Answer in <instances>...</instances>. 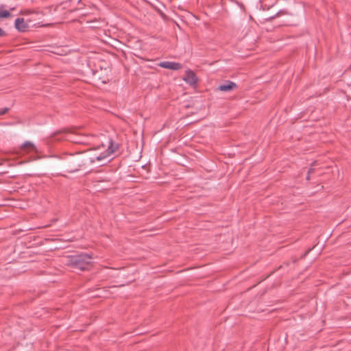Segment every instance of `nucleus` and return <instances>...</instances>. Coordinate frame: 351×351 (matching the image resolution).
<instances>
[{"label":"nucleus","instance_id":"nucleus-2","mask_svg":"<svg viewBox=\"0 0 351 351\" xmlns=\"http://www.w3.org/2000/svg\"><path fill=\"white\" fill-rule=\"evenodd\" d=\"M93 255L89 254H80L70 256L67 258L66 265L73 269L84 271L92 263Z\"/></svg>","mask_w":351,"mask_h":351},{"label":"nucleus","instance_id":"nucleus-13","mask_svg":"<svg viewBox=\"0 0 351 351\" xmlns=\"http://www.w3.org/2000/svg\"><path fill=\"white\" fill-rule=\"evenodd\" d=\"M23 12V13H25V14H29V13H30V12H31V11H29V10H24Z\"/></svg>","mask_w":351,"mask_h":351},{"label":"nucleus","instance_id":"nucleus-7","mask_svg":"<svg viewBox=\"0 0 351 351\" xmlns=\"http://www.w3.org/2000/svg\"><path fill=\"white\" fill-rule=\"evenodd\" d=\"M237 87V84L230 81H228L226 84H221L219 86V90L223 91V92H228L230 91L232 89L235 88Z\"/></svg>","mask_w":351,"mask_h":351},{"label":"nucleus","instance_id":"nucleus-3","mask_svg":"<svg viewBox=\"0 0 351 351\" xmlns=\"http://www.w3.org/2000/svg\"><path fill=\"white\" fill-rule=\"evenodd\" d=\"M158 65L162 68L168 69L173 71H178L182 67L180 63L170 61L161 62Z\"/></svg>","mask_w":351,"mask_h":351},{"label":"nucleus","instance_id":"nucleus-5","mask_svg":"<svg viewBox=\"0 0 351 351\" xmlns=\"http://www.w3.org/2000/svg\"><path fill=\"white\" fill-rule=\"evenodd\" d=\"M183 80L190 85H194L197 83V77L191 70H187L183 77Z\"/></svg>","mask_w":351,"mask_h":351},{"label":"nucleus","instance_id":"nucleus-10","mask_svg":"<svg viewBox=\"0 0 351 351\" xmlns=\"http://www.w3.org/2000/svg\"><path fill=\"white\" fill-rule=\"evenodd\" d=\"M8 110V108H0V115L5 114Z\"/></svg>","mask_w":351,"mask_h":351},{"label":"nucleus","instance_id":"nucleus-1","mask_svg":"<svg viewBox=\"0 0 351 351\" xmlns=\"http://www.w3.org/2000/svg\"><path fill=\"white\" fill-rule=\"evenodd\" d=\"M119 148V144L111 138L104 135L99 136V144L94 147L91 152L93 155L89 158L90 163L99 162L105 165L113 158L112 155Z\"/></svg>","mask_w":351,"mask_h":351},{"label":"nucleus","instance_id":"nucleus-4","mask_svg":"<svg viewBox=\"0 0 351 351\" xmlns=\"http://www.w3.org/2000/svg\"><path fill=\"white\" fill-rule=\"evenodd\" d=\"M86 137L85 136L78 134L77 131L75 133L69 134L66 136L68 140H70L75 143H85L86 142Z\"/></svg>","mask_w":351,"mask_h":351},{"label":"nucleus","instance_id":"nucleus-11","mask_svg":"<svg viewBox=\"0 0 351 351\" xmlns=\"http://www.w3.org/2000/svg\"><path fill=\"white\" fill-rule=\"evenodd\" d=\"M5 34V32L0 27V37L3 36Z\"/></svg>","mask_w":351,"mask_h":351},{"label":"nucleus","instance_id":"nucleus-12","mask_svg":"<svg viewBox=\"0 0 351 351\" xmlns=\"http://www.w3.org/2000/svg\"><path fill=\"white\" fill-rule=\"evenodd\" d=\"M312 171V169H310L308 172V175L306 176V180H309L310 179V173Z\"/></svg>","mask_w":351,"mask_h":351},{"label":"nucleus","instance_id":"nucleus-6","mask_svg":"<svg viewBox=\"0 0 351 351\" xmlns=\"http://www.w3.org/2000/svg\"><path fill=\"white\" fill-rule=\"evenodd\" d=\"M15 27L19 31V32H25L27 29L28 26L25 23L24 19L23 18H17L15 20Z\"/></svg>","mask_w":351,"mask_h":351},{"label":"nucleus","instance_id":"nucleus-9","mask_svg":"<svg viewBox=\"0 0 351 351\" xmlns=\"http://www.w3.org/2000/svg\"><path fill=\"white\" fill-rule=\"evenodd\" d=\"M11 16V14L9 11L2 9L0 8V18H8Z\"/></svg>","mask_w":351,"mask_h":351},{"label":"nucleus","instance_id":"nucleus-8","mask_svg":"<svg viewBox=\"0 0 351 351\" xmlns=\"http://www.w3.org/2000/svg\"><path fill=\"white\" fill-rule=\"evenodd\" d=\"M22 151L37 152V149L34 144L30 141H25L21 147Z\"/></svg>","mask_w":351,"mask_h":351}]
</instances>
